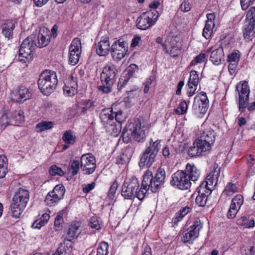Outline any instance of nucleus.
<instances>
[{
	"instance_id": "f257e3e1",
	"label": "nucleus",
	"mask_w": 255,
	"mask_h": 255,
	"mask_svg": "<svg viewBox=\"0 0 255 255\" xmlns=\"http://www.w3.org/2000/svg\"><path fill=\"white\" fill-rule=\"evenodd\" d=\"M165 171L164 169L158 168L154 176L151 171L147 170L143 175V178L140 190H136L135 197L142 200L149 189L152 192H156L164 182Z\"/></svg>"
},
{
	"instance_id": "f03ea898",
	"label": "nucleus",
	"mask_w": 255,
	"mask_h": 255,
	"mask_svg": "<svg viewBox=\"0 0 255 255\" xmlns=\"http://www.w3.org/2000/svg\"><path fill=\"white\" fill-rule=\"evenodd\" d=\"M200 172L194 165L187 164L184 171L178 170L172 176L170 183L181 190L190 187L192 181L195 183L199 177Z\"/></svg>"
},
{
	"instance_id": "7ed1b4c3",
	"label": "nucleus",
	"mask_w": 255,
	"mask_h": 255,
	"mask_svg": "<svg viewBox=\"0 0 255 255\" xmlns=\"http://www.w3.org/2000/svg\"><path fill=\"white\" fill-rule=\"evenodd\" d=\"M57 83L56 73L49 70H45L40 75L38 81L39 89L45 95L51 94L55 90Z\"/></svg>"
},
{
	"instance_id": "20e7f679",
	"label": "nucleus",
	"mask_w": 255,
	"mask_h": 255,
	"mask_svg": "<svg viewBox=\"0 0 255 255\" xmlns=\"http://www.w3.org/2000/svg\"><path fill=\"white\" fill-rule=\"evenodd\" d=\"M29 192L25 189H19L12 198L11 204L12 216L15 218H19L26 207L29 201Z\"/></svg>"
},
{
	"instance_id": "39448f33",
	"label": "nucleus",
	"mask_w": 255,
	"mask_h": 255,
	"mask_svg": "<svg viewBox=\"0 0 255 255\" xmlns=\"http://www.w3.org/2000/svg\"><path fill=\"white\" fill-rule=\"evenodd\" d=\"M141 128V123L137 120L130 124L127 129H124L122 136L125 142L128 143L132 138L138 142H142L146 136L145 130Z\"/></svg>"
},
{
	"instance_id": "423d86ee",
	"label": "nucleus",
	"mask_w": 255,
	"mask_h": 255,
	"mask_svg": "<svg viewBox=\"0 0 255 255\" xmlns=\"http://www.w3.org/2000/svg\"><path fill=\"white\" fill-rule=\"evenodd\" d=\"M160 146V140H157L154 141L151 139L149 146L141 154L139 162L140 166L150 167L155 161Z\"/></svg>"
},
{
	"instance_id": "0eeeda50",
	"label": "nucleus",
	"mask_w": 255,
	"mask_h": 255,
	"mask_svg": "<svg viewBox=\"0 0 255 255\" xmlns=\"http://www.w3.org/2000/svg\"><path fill=\"white\" fill-rule=\"evenodd\" d=\"M117 69L114 65L105 66L101 74V81L102 85L99 87V90L108 93L111 91L112 86L115 81Z\"/></svg>"
},
{
	"instance_id": "6e6552de",
	"label": "nucleus",
	"mask_w": 255,
	"mask_h": 255,
	"mask_svg": "<svg viewBox=\"0 0 255 255\" xmlns=\"http://www.w3.org/2000/svg\"><path fill=\"white\" fill-rule=\"evenodd\" d=\"M138 179L135 177L126 179L122 189V195L127 199H131L135 197L136 190L139 188Z\"/></svg>"
},
{
	"instance_id": "1a4fd4ad",
	"label": "nucleus",
	"mask_w": 255,
	"mask_h": 255,
	"mask_svg": "<svg viewBox=\"0 0 255 255\" xmlns=\"http://www.w3.org/2000/svg\"><path fill=\"white\" fill-rule=\"evenodd\" d=\"M236 90L238 92L239 109L240 112L243 113L247 107V104L249 101V94L250 90L248 82L244 81L236 86Z\"/></svg>"
},
{
	"instance_id": "9d476101",
	"label": "nucleus",
	"mask_w": 255,
	"mask_h": 255,
	"mask_svg": "<svg viewBox=\"0 0 255 255\" xmlns=\"http://www.w3.org/2000/svg\"><path fill=\"white\" fill-rule=\"evenodd\" d=\"M35 36L30 35L23 40L19 49L20 57L30 59L32 56L33 52L35 50L36 42L34 40Z\"/></svg>"
},
{
	"instance_id": "9b49d317",
	"label": "nucleus",
	"mask_w": 255,
	"mask_h": 255,
	"mask_svg": "<svg viewBox=\"0 0 255 255\" xmlns=\"http://www.w3.org/2000/svg\"><path fill=\"white\" fill-rule=\"evenodd\" d=\"M81 52V40L78 38H75L73 40L69 47V63L70 64L75 65L78 62Z\"/></svg>"
},
{
	"instance_id": "f8f14e48",
	"label": "nucleus",
	"mask_w": 255,
	"mask_h": 255,
	"mask_svg": "<svg viewBox=\"0 0 255 255\" xmlns=\"http://www.w3.org/2000/svg\"><path fill=\"white\" fill-rule=\"evenodd\" d=\"M219 175L220 168H216L207 176L206 180L202 181L199 186L206 190L207 193L210 194L213 189L217 184Z\"/></svg>"
},
{
	"instance_id": "ddd939ff",
	"label": "nucleus",
	"mask_w": 255,
	"mask_h": 255,
	"mask_svg": "<svg viewBox=\"0 0 255 255\" xmlns=\"http://www.w3.org/2000/svg\"><path fill=\"white\" fill-rule=\"evenodd\" d=\"M124 41L121 42L120 40L116 41L111 46V54L113 59L120 61L126 55L128 47L125 45Z\"/></svg>"
},
{
	"instance_id": "4468645a",
	"label": "nucleus",
	"mask_w": 255,
	"mask_h": 255,
	"mask_svg": "<svg viewBox=\"0 0 255 255\" xmlns=\"http://www.w3.org/2000/svg\"><path fill=\"white\" fill-rule=\"evenodd\" d=\"M96 167L95 158L91 154L83 155L81 157V168L85 174L94 172Z\"/></svg>"
},
{
	"instance_id": "2eb2a0df",
	"label": "nucleus",
	"mask_w": 255,
	"mask_h": 255,
	"mask_svg": "<svg viewBox=\"0 0 255 255\" xmlns=\"http://www.w3.org/2000/svg\"><path fill=\"white\" fill-rule=\"evenodd\" d=\"M202 226L200 221H195L193 225L187 229L186 233L183 237L184 242H188L195 240L199 235V231Z\"/></svg>"
},
{
	"instance_id": "dca6fc26",
	"label": "nucleus",
	"mask_w": 255,
	"mask_h": 255,
	"mask_svg": "<svg viewBox=\"0 0 255 255\" xmlns=\"http://www.w3.org/2000/svg\"><path fill=\"white\" fill-rule=\"evenodd\" d=\"M209 100L207 97L196 96L194 98L193 107L196 110L198 109L201 113H204L207 110Z\"/></svg>"
},
{
	"instance_id": "f3484780",
	"label": "nucleus",
	"mask_w": 255,
	"mask_h": 255,
	"mask_svg": "<svg viewBox=\"0 0 255 255\" xmlns=\"http://www.w3.org/2000/svg\"><path fill=\"white\" fill-rule=\"evenodd\" d=\"M110 50V45L108 37H105L98 42L96 48L97 53L100 56L107 55Z\"/></svg>"
},
{
	"instance_id": "a211bd4d",
	"label": "nucleus",
	"mask_w": 255,
	"mask_h": 255,
	"mask_svg": "<svg viewBox=\"0 0 255 255\" xmlns=\"http://www.w3.org/2000/svg\"><path fill=\"white\" fill-rule=\"evenodd\" d=\"M224 57L223 48L219 47L212 51L210 59L214 65H219L223 61Z\"/></svg>"
},
{
	"instance_id": "6ab92c4d",
	"label": "nucleus",
	"mask_w": 255,
	"mask_h": 255,
	"mask_svg": "<svg viewBox=\"0 0 255 255\" xmlns=\"http://www.w3.org/2000/svg\"><path fill=\"white\" fill-rule=\"evenodd\" d=\"M158 17H156L154 20L149 17H138L136 20L137 27L140 29L145 30L151 26L156 20Z\"/></svg>"
},
{
	"instance_id": "aec40b11",
	"label": "nucleus",
	"mask_w": 255,
	"mask_h": 255,
	"mask_svg": "<svg viewBox=\"0 0 255 255\" xmlns=\"http://www.w3.org/2000/svg\"><path fill=\"white\" fill-rule=\"evenodd\" d=\"M100 119L104 125L112 126L114 119V113L112 110L104 109L100 115Z\"/></svg>"
},
{
	"instance_id": "412c9836",
	"label": "nucleus",
	"mask_w": 255,
	"mask_h": 255,
	"mask_svg": "<svg viewBox=\"0 0 255 255\" xmlns=\"http://www.w3.org/2000/svg\"><path fill=\"white\" fill-rule=\"evenodd\" d=\"M197 191L198 193V196L196 198V203L199 206L203 207L206 205L207 201V197L206 196V194H208L207 193V191L199 186Z\"/></svg>"
},
{
	"instance_id": "4be33fe9",
	"label": "nucleus",
	"mask_w": 255,
	"mask_h": 255,
	"mask_svg": "<svg viewBox=\"0 0 255 255\" xmlns=\"http://www.w3.org/2000/svg\"><path fill=\"white\" fill-rule=\"evenodd\" d=\"M41 31L40 30L37 37H35L34 38L35 41L36 40L37 41V42H36V47L39 48L45 47L50 42L49 35L48 34L44 35L41 33Z\"/></svg>"
},
{
	"instance_id": "5701e85b",
	"label": "nucleus",
	"mask_w": 255,
	"mask_h": 255,
	"mask_svg": "<svg viewBox=\"0 0 255 255\" xmlns=\"http://www.w3.org/2000/svg\"><path fill=\"white\" fill-rule=\"evenodd\" d=\"M195 145H197L198 149L200 151L201 154L203 152L209 151L211 149L212 145L208 143V141L203 140L200 138L195 141Z\"/></svg>"
},
{
	"instance_id": "b1692460",
	"label": "nucleus",
	"mask_w": 255,
	"mask_h": 255,
	"mask_svg": "<svg viewBox=\"0 0 255 255\" xmlns=\"http://www.w3.org/2000/svg\"><path fill=\"white\" fill-rule=\"evenodd\" d=\"M137 67L135 65H132L130 66L127 70H126V77L125 79L121 78L120 79V83H119L118 86H120V84H121L120 87L123 86L124 84H126L129 78L132 77L134 74L135 70L137 69Z\"/></svg>"
},
{
	"instance_id": "393cba45",
	"label": "nucleus",
	"mask_w": 255,
	"mask_h": 255,
	"mask_svg": "<svg viewBox=\"0 0 255 255\" xmlns=\"http://www.w3.org/2000/svg\"><path fill=\"white\" fill-rule=\"evenodd\" d=\"M215 136L216 133L213 130H207L203 132L200 138L208 141V143L212 145L215 142Z\"/></svg>"
},
{
	"instance_id": "a878e982",
	"label": "nucleus",
	"mask_w": 255,
	"mask_h": 255,
	"mask_svg": "<svg viewBox=\"0 0 255 255\" xmlns=\"http://www.w3.org/2000/svg\"><path fill=\"white\" fill-rule=\"evenodd\" d=\"M17 93L19 96L18 100H20V101L22 99H23V101L27 99H29L31 96V94L29 92V89L23 86L19 87ZM19 102H20V101H19Z\"/></svg>"
},
{
	"instance_id": "bb28decb",
	"label": "nucleus",
	"mask_w": 255,
	"mask_h": 255,
	"mask_svg": "<svg viewBox=\"0 0 255 255\" xmlns=\"http://www.w3.org/2000/svg\"><path fill=\"white\" fill-rule=\"evenodd\" d=\"M50 218L48 214L44 213L39 219L36 220L32 224V227L33 228L40 229L44 226L48 222Z\"/></svg>"
},
{
	"instance_id": "cd10ccee",
	"label": "nucleus",
	"mask_w": 255,
	"mask_h": 255,
	"mask_svg": "<svg viewBox=\"0 0 255 255\" xmlns=\"http://www.w3.org/2000/svg\"><path fill=\"white\" fill-rule=\"evenodd\" d=\"M80 233L79 227L75 225H72L69 229L66 238L68 241H71L72 240L77 237Z\"/></svg>"
},
{
	"instance_id": "c85d7f7f",
	"label": "nucleus",
	"mask_w": 255,
	"mask_h": 255,
	"mask_svg": "<svg viewBox=\"0 0 255 255\" xmlns=\"http://www.w3.org/2000/svg\"><path fill=\"white\" fill-rule=\"evenodd\" d=\"M7 172L6 158L4 155H0V179L4 177Z\"/></svg>"
},
{
	"instance_id": "c756f323",
	"label": "nucleus",
	"mask_w": 255,
	"mask_h": 255,
	"mask_svg": "<svg viewBox=\"0 0 255 255\" xmlns=\"http://www.w3.org/2000/svg\"><path fill=\"white\" fill-rule=\"evenodd\" d=\"M62 139L67 144H73L75 142L76 136L71 130H68L64 133Z\"/></svg>"
},
{
	"instance_id": "7c9ffc66",
	"label": "nucleus",
	"mask_w": 255,
	"mask_h": 255,
	"mask_svg": "<svg viewBox=\"0 0 255 255\" xmlns=\"http://www.w3.org/2000/svg\"><path fill=\"white\" fill-rule=\"evenodd\" d=\"M14 27V24L10 22L7 24H4L2 30V34L5 37L9 38L12 36V30Z\"/></svg>"
},
{
	"instance_id": "2f4dec72",
	"label": "nucleus",
	"mask_w": 255,
	"mask_h": 255,
	"mask_svg": "<svg viewBox=\"0 0 255 255\" xmlns=\"http://www.w3.org/2000/svg\"><path fill=\"white\" fill-rule=\"evenodd\" d=\"M52 192H50L46 195L45 202L49 206H52L53 204L58 202L61 199L57 197Z\"/></svg>"
},
{
	"instance_id": "473e14b6",
	"label": "nucleus",
	"mask_w": 255,
	"mask_h": 255,
	"mask_svg": "<svg viewBox=\"0 0 255 255\" xmlns=\"http://www.w3.org/2000/svg\"><path fill=\"white\" fill-rule=\"evenodd\" d=\"M243 36L245 40L251 41L255 36V30L244 26L243 30Z\"/></svg>"
},
{
	"instance_id": "72a5a7b5",
	"label": "nucleus",
	"mask_w": 255,
	"mask_h": 255,
	"mask_svg": "<svg viewBox=\"0 0 255 255\" xmlns=\"http://www.w3.org/2000/svg\"><path fill=\"white\" fill-rule=\"evenodd\" d=\"M53 123L52 122L43 121L39 123L36 125L37 131H42L49 129L53 127Z\"/></svg>"
},
{
	"instance_id": "f704fd0d",
	"label": "nucleus",
	"mask_w": 255,
	"mask_h": 255,
	"mask_svg": "<svg viewBox=\"0 0 255 255\" xmlns=\"http://www.w3.org/2000/svg\"><path fill=\"white\" fill-rule=\"evenodd\" d=\"M199 82L198 74L196 71L192 70L190 72L189 80L188 81V86L192 85L194 87H196Z\"/></svg>"
},
{
	"instance_id": "c9c22d12",
	"label": "nucleus",
	"mask_w": 255,
	"mask_h": 255,
	"mask_svg": "<svg viewBox=\"0 0 255 255\" xmlns=\"http://www.w3.org/2000/svg\"><path fill=\"white\" fill-rule=\"evenodd\" d=\"M244 202L243 197L241 195H236L232 201L231 205L238 209H240Z\"/></svg>"
},
{
	"instance_id": "e433bc0d",
	"label": "nucleus",
	"mask_w": 255,
	"mask_h": 255,
	"mask_svg": "<svg viewBox=\"0 0 255 255\" xmlns=\"http://www.w3.org/2000/svg\"><path fill=\"white\" fill-rule=\"evenodd\" d=\"M82 104L84 106L82 109V112L84 114L86 113L88 110H92L95 106L94 102L90 100H84Z\"/></svg>"
},
{
	"instance_id": "4c0bfd02",
	"label": "nucleus",
	"mask_w": 255,
	"mask_h": 255,
	"mask_svg": "<svg viewBox=\"0 0 255 255\" xmlns=\"http://www.w3.org/2000/svg\"><path fill=\"white\" fill-rule=\"evenodd\" d=\"M108 244L106 242H102L97 249V255H108Z\"/></svg>"
},
{
	"instance_id": "58836bf2",
	"label": "nucleus",
	"mask_w": 255,
	"mask_h": 255,
	"mask_svg": "<svg viewBox=\"0 0 255 255\" xmlns=\"http://www.w3.org/2000/svg\"><path fill=\"white\" fill-rule=\"evenodd\" d=\"M51 192L54 193L57 197H59L61 199L65 193V188L62 185H57Z\"/></svg>"
},
{
	"instance_id": "ea45409f",
	"label": "nucleus",
	"mask_w": 255,
	"mask_h": 255,
	"mask_svg": "<svg viewBox=\"0 0 255 255\" xmlns=\"http://www.w3.org/2000/svg\"><path fill=\"white\" fill-rule=\"evenodd\" d=\"M237 191V190L236 185L230 182L226 186L223 192L227 196H229L232 195Z\"/></svg>"
},
{
	"instance_id": "a19ab883",
	"label": "nucleus",
	"mask_w": 255,
	"mask_h": 255,
	"mask_svg": "<svg viewBox=\"0 0 255 255\" xmlns=\"http://www.w3.org/2000/svg\"><path fill=\"white\" fill-rule=\"evenodd\" d=\"M49 172L52 176H55L56 175L62 176L64 174L61 168L57 167L55 165H53L50 167Z\"/></svg>"
},
{
	"instance_id": "79ce46f5",
	"label": "nucleus",
	"mask_w": 255,
	"mask_h": 255,
	"mask_svg": "<svg viewBox=\"0 0 255 255\" xmlns=\"http://www.w3.org/2000/svg\"><path fill=\"white\" fill-rule=\"evenodd\" d=\"M89 226L93 229L99 230L101 229L100 221L97 217H92L90 220Z\"/></svg>"
},
{
	"instance_id": "37998d69",
	"label": "nucleus",
	"mask_w": 255,
	"mask_h": 255,
	"mask_svg": "<svg viewBox=\"0 0 255 255\" xmlns=\"http://www.w3.org/2000/svg\"><path fill=\"white\" fill-rule=\"evenodd\" d=\"M244 26L255 30V17H246Z\"/></svg>"
},
{
	"instance_id": "c03bdc74",
	"label": "nucleus",
	"mask_w": 255,
	"mask_h": 255,
	"mask_svg": "<svg viewBox=\"0 0 255 255\" xmlns=\"http://www.w3.org/2000/svg\"><path fill=\"white\" fill-rule=\"evenodd\" d=\"M188 108V105L185 101L180 103L179 107L175 109V112L177 114H184L186 113Z\"/></svg>"
},
{
	"instance_id": "a18cd8bd",
	"label": "nucleus",
	"mask_w": 255,
	"mask_h": 255,
	"mask_svg": "<svg viewBox=\"0 0 255 255\" xmlns=\"http://www.w3.org/2000/svg\"><path fill=\"white\" fill-rule=\"evenodd\" d=\"M9 114L8 113H4L2 115L1 118H0V124L1 126V127L3 126L4 128H5L7 125H8L10 122V119L9 118Z\"/></svg>"
},
{
	"instance_id": "49530a36",
	"label": "nucleus",
	"mask_w": 255,
	"mask_h": 255,
	"mask_svg": "<svg viewBox=\"0 0 255 255\" xmlns=\"http://www.w3.org/2000/svg\"><path fill=\"white\" fill-rule=\"evenodd\" d=\"M201 153L198 149L197 145H195V141L193 143V145L189 148L188 149V155L191 157H194L197 155H200Z\"/></svg>"
},
{
	"instance_id": "de8ad7c7",
	"label": "nucleus",
	"mask_w": 255,
	"mask_h": 255,
	"mask_svg": "<svg viewBox=\"0 0 255 255\" xmlns=\"http://www.w3.org/2000/svg\"><path fill=\"white\" fill-rule=\"evenodd\" d=\"M240 60V55L237 53H232L228 55V61L231 63L238 64Z\"/></svg>"
},
{
	"instance_id": "09e8293b",
	"label": "nucleus",
	"mask_w": 255,
	"mask_h": 255,
	"mask_svg": "<svg viewBox=\"0 0 255 255\" xmlns=\"http://www.w3.org/2000/svg\"><path fill=\"white\" fill-rule=\"evenodd\" d=\"M63 90L65 94L69 97L73 96L77 93L76 89L73 87L65 86L63 88Z\"/></svg>"
},
{
	"instance_id": "8fccbe9b",
	"label": "nucleus",
	"mask_w": 255,
	"mask_h": 255,
	"mask_svg": "<svg viewBox=\"0 0 255 255\" xmlns=\"http://www.w3.org/2000/svg\"><path fill=\"white\" fill-rule=\"evenodd\" d=\"M239 210L237 208H236L235 207H234L231 205L227 213L228 218L229 219L234 218L236 217V215L238 212Z\"/></svg>"
},
{
	"instance_id": "3c124183",
	"label": "nucleus",
	"mask_w": 255,
	"mask_h": 255,
	"mask_svg": "<svg viewBox=\"0 0 255 255\" xmlns=\"http://www.w3.org/2000/svg\"><path fill=\"white\" fill-rule=\"evenodd\" d=\"M114 115V118L117 122L122 123L124 121L125 116L123 115L122 111L119 110L118 112H115Z\"/></svg>"
},
{
	"instance_id": "603ef678",
	"label": "nucleus",
	"mask_w": 255,
	"mask_h": 255,
	"mask_svg": "<svg viewBox=\"0 0 255 255\" xmlns=\"http://www.w3.org/2000/svg\"><path fill=\"white\" fill-rule=\"evenodd\" d=\"M191 9V5L189 2L186 1H183L180 5V8L178 10V12L179 11L183 12H187L189 11Z\"/></svg>"
},
{
	"instance_id": "864d4df0",
	"label": "nucleus",
	"mask_w": 255,
	"mask_h": 255,
	"mask_svg": "<svg viewBox=\"0 0 255 255\" xmlns=\"http://www.w3.org/2000/svg\"><path fill=\"white\" fill-rule=\"evenodd\" d=\"M65 247L63 244H60L56 252L52 255H66Z\"/></svg>"
},
{
	"instance_id": "5fc2aeb1",
	"label": "nucleus",
	"mask_w": 255,
	"mask_h": 255,
	"mask_svg": "<svg viewBox=\"0 0 255 255\" xmlns=\"http://www.w3.org/2000/svg\"><path fill=\"white\" fill-rule=\"evenodd\" d=\"M206 55L204 53H201L197 55L194 59L192 61V65H195L197 63H202L204 61Z\"/></svg>"
},
{
	"instance_id": "6e6d98bb",
	"label": "nucleus",
	"mask_w": 255,
	"mask_h": 255,
	"mask_svg": "<svg viewBox=\"0 0 255 255\" xmlns=\"http://www.w3.org/2000/svg\"><path fill=\"white\" fill-rule=\"evenodd\" d=\"M79 161L78 160H74L71 164V167L72 169L73 175H75L77 174L78 171L79 169Z\"/></svg>"
},
{
	"instance_id": "4d7b16f0",
	"label": "nucleus",
	"mask_w": 255,
	"mask_h": 255,
	"mask_svg": "<svg viewBox=\"0 0 255 255\" xmlns=\"http://www.w3.org/2000/svg\"><path fill=\"white\" fill-rule=\"evenodd\" d=\"M255 0H240L242 8L246 10L249 6L252 4Z\"/></svg>"
},
{
	"instance_id": "13d9d810",
	"label": "nucleus",
	"mask_w": 255,
	"mask_h": 255,
	"mask_svg": "<svg viewBox=\"0 0 255 255\" xmlns=\"http://www.w3.org/2000/svg\"><path fill=\"white\" fill-rule=\"evenodd\" d=\"M63 217L62 215H58L55 219L54 221V226L56 228V230H58L59 229L60 225L63 222Z\"/></svg>"
},
{
	"instance_id": "bf43d9fd",
	"label": "nucleus",
	"mask_w": 255,
	"mask_h": 255,
	"mask_svg": "<svg viewBox=\"0 0 255 255\" xmlns=\"http://www.w3.org/2000/svg\"><path fill=\"white\" fill-rule=\"evenodd\" d=\"M208 19L206 21V24L205 27H207L209 29H212V27H214L215 26V23L213 20L215 19V17H207Z\"/></svg>"
},
{
	"instance_id": "052dcab7",
	"label": "nucleus",
	"mask_w": 255,
	"mask_h": 255,
	"mask_svg": "<svg viewBox=\"0 0 255 255\" xmlns=\"http://www.w3.org/2000/svg\"><path fill=\"white\" fill-rule=\"evenodd\" d=\"M212 33V29H209L205 27L203 29L202 35L206 39H209L211 36Z\"/></svg>"
},
{
	"instance_id": "680f3d73",
	"label": "nucleus",
	"mask_w": 255,
	"mask_h": 255,
	"mask_svg": "<svg viewBox=\"0 0 255 255\" xmlns=\"http://www.w3.org/2000/svg\"><path fill=\"white\" fill-rule=\"evenodd\" d=\"M238 64L229 63L228 69L231 75L235 73Z\"/></svg>"
},
{
	"instance_id": "e2e57ef3",
	"label": "nucleus",
	"mask_w": 255,
	"mask_h": 255,
	"mask_svg": "<svg viewBox=\"0 0 255 255\" xmlns=\"http://www.w3.org/2000/svg\"><path fill=\"white\" fill-rule=\"evenodd\" d=\"M95 186V183L86 185L85 187H83V191L84 193H88L94 188Z\"/></svg>"
},
{
	"instance_id": "0e129e2a",
	"label": "nucleus",
	"mask_w": 255,
	"mask_h": 255,
	"mask_svg": "<svg viewBox=\"0 0 255 255\" xmlns=\"http://www.w3.org/2000/svg\"><path fill=\"white\" fill-rule=\"evenodd\" d=\"M152 81V80L151 77H149V78L147 79V81L144 84V87L143 91H144V93H148V92L149 91V86L151 85Z\"/></svg>"
},
{
	"instance_id": "69168bd1",
	"label": "nucleus",
	"mask_w": 255,
	"mask_h": 255,
	"mask_svg": "<svg viewBox=\"0 0 255 255\" xmlns=\"http://www.w3.org/2000/svg\"><path fill=\"white\" fill-rule=\"evenodd\" d=\"M183 217H184V216H182L181 214H180V211H179L176 214L175 218L172 220V222L174 224H176L182 220Z\"/></svg>"
},
{
	"instance_id": "338daca9",
	"label": "nucleus",
	"mask_w": 255,
	"mask_h": 255,
	"mask_svg": "<svg viewBox=\"0 0 255 255\" xmlns=\"http://www.w3.org/2000/svg\"><path fill=\"white\" fill-rule=\"evenodd\" d=\"M162 154L165 159L169 158L170 152L169 148L167 146H165L162 149Z\"/></svg>"
},
{
	"instance_id": "774afa93",
	"label": "nucleus",
	"mask_w": 255,
	"mask_h": 255,
	"mask_svg": "<svg viewBox=\"0 0 255 255\" xmlns=\"http://www.w3.org/2000/svg\"><path fill=\"white\" fill-rule=\"evenodd\" d=\"M118 186V183L117 182H114L111 185L109 190V194L114 195L117 189Z\"/></svg>"
}]
</instances>
